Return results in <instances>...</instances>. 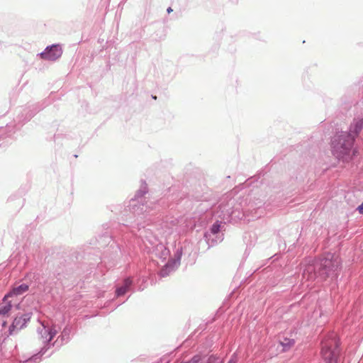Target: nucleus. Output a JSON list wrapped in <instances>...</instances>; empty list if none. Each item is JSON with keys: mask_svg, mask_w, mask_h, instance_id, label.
<instances>
[{"mask_svg": "<svg viewBox=\"0 0 363 363\" xmlns=\"http://www.w3.org/2000/svg\"><path fill=\"white\" fill-rule=\"evenodd\" d=\"M342 268V261L338 255L327 253L308 264L302 273V279L306 281H324L328 279L336 280Z\"/></svg>", "mask_w": 363, "mask_h": 363, "instance_id": "f03ea898", "label": "nucleus"}, {"mask_svg": "<svg viewBox=\"0 0 363 363\" xmlns=\"http://www.w3.org/2000/svg\"><path fill=\"white\" fill-rule=\"evenodd\" d=\"M38 111V110L37 109H35V110H28V109H24L23 110V113L22 114V116H23V115L25 114L26 116L23 119H22L23 121H30L35 115V113Z\"/></svg>", "mask_w": 363, "mask_h": 363, "instance_id": "5701e85b", "label": "nucleus"}, {"mask_svg": "<svg viewBox=\"0 0 363 363\" xmlns=\"http://www.w3.org/2000/svg\"><path fill=\"white\" fill-rule=\"evenodd\" d=\"M28 289L29 285L25 283L21 284L18 286H14L4 295V301L9 298L16 300V298L24 294L28 291Z\"/></svg>", "mask_w": 363, "mask_h": 363, "instance_id": "f8f14e48", "label": "nucleus"}, {"mask_svg": "<svg viewBox=\"0 0 363 363\" xmlns=\"http://www.w3.org/2000/svg\"><path fill=\"white\" fill-rule=\"evenodd\" d=\"M162 72L167 80H171L175 75V67L173 64L167 65L163 67Z\"/></svg>", "mask_w": 363, "mask_h": 363, "instance_id": "aec40b11", "label": "nucleus"}, {"mask_svg": "<svg viewBox=\"0 0 363 363\" xmlns=\"http://www.w3.org/2000/svg\"><path fill=\"white\" fill-rule=\"evenodd\" d=\"M41 325L42 328L38 329V333L41 338L44 339L43 347L37 353L21 361V363H39L43 357H50L53 354V351L48 352L55 345V343H52L51 341L56 335L57 330L55 328L49 327L44 323H41Z\"/></svg>", "mask_w": 363, "mask_h": 363, "instance_id": "20e7f679", "label": "nucleus"}, {"mask_svg": "<svg viewBox=\"0 0 363 363\" xmlns=\"http://www.w3.org/2000/svg\"><path fill=\"white\" fill-rule=\"evenodd\" d=\"M206 356L201 353L194 355L191 359L187 362H183L182 363H203Z\"/></svg>", "mask_w": 363, "mask_h": 363, "instance_id": "4be33fe9", "label": "nucleus"}, {"mask_svg": "<svg viewBox=\"0 0 363 363\" xmlns=\"http://www.w3.org/2000/svg\"><path fill=\"white\" fill-rule=\"evenodd\" d=\"M125 301H123V303H124ZM122 303H123V302H122V303H118L117 306H120V305H121Z\"/></svg>", "mask_w": 363, "mask_h": 363, "instance_id": "bb28decb", "label": "nucleus"}, {"mask_svg": "<svg viewBox=\"0 0 363 363\" xmlns=\"http://www.w3.org/2000/svg\"><path fill=\"white\" fill-rule=\"evenodd\" d=\"M228 363H232V361L230 360V361H229Z\"/></svg>", "mask_w": 363, "mask_h": 363, "instance_id": "cd10ccee", "label": "nucleus"}, {"mask_svg": "<svg viewBox=\"0 0 363 363\" xmlns=\"http://www.w3.org/2000/svg\"><path fill=\"white\" fill-rule=\"evenodd\" d=\"M340 354V341L336 336L321 342L320 356L325 363H338Z\"/></svg>", "mask_w": 363, "mask_h": 363, "instance_id": "39448f33", "label": "nucleus"}, {"mask_svg": "<svg viewBox=\"0 0 363 363\" xmlns=\"http://www.w3.org/2000/svg\"><path fill=\"white\" fill-rule=\"evenodd\" d=\"M13 125H6V127H0V147H5L13 139L15 133Z\"/></svg>", "mask_w": 363, "mask_h": 363, "instance_id": "9b49d317", "label": "nucleus"}, {"mask_svg": "<svg viewBox=\"0 0 363 363\" xmlns=\"http://www.w3.org/2000/svg\"><path fill=\"white\" fill-rule=\"evenodd\" d=\"M357 211L360 214H363V201H362V203L359 206H358V207L357 208Z\"/></svg>", "mask_w": 363, "mask_h": 363, "instance_id": "393cba45", "label": "nucleus"}, {"mask_svg": "<svg viewBox=\"0 0 363 363\" xmlns=\"http://www.w3.org/2000/svg\"><path fill=\"white\" fill-rule=\"evenodd\" d=\"M33 315L32 312H18L16 314L12 323L9 328V335H13L14 332L19 331L23 328L26 327L28 323L30 320Z\"/></svg>", "mask_w": 363, "mask_h": 363, "instance_id": "6e6552de", "label": "nucleus"}, {"mask_svg": "<svg viewBox=\"0 0 363 363\" xmlns=\"http://www.w3.org/2000/svg\"><path fill=\"white\" fill-rule=\"evenodd\" d=\"M172 11H173V10H172V9L170 6L167 8V12L168 13H171V12H172Z\"/></svg>", "mask_w": 363, "mask_h": 363, "instance_id": "a878e982", "label": "nucleus"}, {"mask_svg": "<svg viewBox=\"0 0 363 363\" xmlns=\"http://www.w3.org/2000/svg\"><path fill=\"white\" fill-rule=\"evenodd\" d=\"M62 55V49L60 44H52L48 45L45 49L38 54L43 60L48 61H55Z\"/></svg>", "mask_w": 363, "mask_h": 363, "instance_id": "1a4fd4ad", "label": "nucleus"}, {"mask_svg": "<svg viewBox=\"0 0 363 363\" xmlns=\"http://www.w3.org/2000/svg\"><path fill=\"white\" fill-rule=\"evenodd\" d=\"M72 269L68 266L63 264V267H57L54 273L57 281L62 282L64 279H67L68 277L72 274Z\"/></svg>", "mask_w": 363, "mask_h": 363, "instance_id": "f3484780", "label": "nucleus"}, {"mask_svg": "<svg viewBox=\"0 0 363 363\" xmlns=\"http://www.w3.org/2000/svg\"><path fill=\"white\" fill-rule=\"evenodd\" d=\"M354 138L347 131L337 133L331 140V151L333 155L339 160L346 161L351 159Z\"/></svg>", "mask_w": 363, "mask_h": 363, "instance_id": "7ed1b4c3", "label": "nucleus"}, {"mask_svg": "<svg viewBox=\"0 0 363 363\" xmlns=\"http://www.w3.org/2000/svg\"><path fill=\"white\" fill-rule=\"evenodd\" d=\"M203 363H222L220 359L214 354L210 355L206 361L203 362Z\"/></svg>", "mask_w": 363, "mask_h": 363, "instance_id": "b1692460", "label": "nucleus"}, {"mask_svg": "<svg viewBox=\"0 0 363 363\" xmlns=\"http://www.w3.org/2000/svg\"><path fill=\"white\" fill-rule=\"evenodd\" d=\"M154 252L157 257L164 261L170 255V250L163 243L159 242L154 245Z\"/></svg>", "mask_w": 363, "mask_h": 363, "instance_id": "dca6fc26", "label": "nucleus"}, {"mask_svg": "<svg viewBox=\"0 0 363 363\" xmlns=\"http://www.w3.org/2000/svg\"><path fill=\"white\" fill-rule=\"evenodd\" d=\"M148 192L147 185L145 180H141L140 189L135 192L133 198L130 200L129 209L133 216H139L149 213L147 203H145V195Z\"/></svg>", "mask_w": 363, "mask_h": 363, "instance_id": "423d86ee", "label": "nucleus"}, {"mask_svg": "<svg viewBox=\"0 0 363 363\" xmlns=\"http://www.w3.org/2000/svg\"><path fill=\"white\" fill-rule=\"evenodd\" d=\"M265 204V197L260 199L259 197H254V200H250L248 206L249 209L251 210H259L262 206Z\"/></svg>", "mask_w": 363, "mask_h": 363, "instance_id": "6ab92c4d", "label": "nucleus"}, {"mask_svg": "<svg viewBox=\"0 0 363 363\" xmlns=\"http://www.w3.org/2000/svg\"><path fill=\"white\" fill-rule=\"evenodd\" d=\"M182 255L183 247H178L174 252V257L171 258L160 270L159 275L161 277H165L174 272L180 266Z\"/></svg>", "mask_w": 363, "mask_h": 363, "instance_id": "0eeeda50", "label": "nucleus"}, {"mask_svg": "<svg viewBox=\"0 0 363 363\" xmlns=\"http://www.w3.org/2000/svg\"><path fill=\"white\" fill-rule=\"evenodd\" d=\"M362 129L363 118H354L353 121L350 125L349 131L347 132V133H351V135H352L355 140L356 138L359 135Z\"/></svg>", "mask_w": 363, "mask_h": 363, "instance_id": "2eb2a0df", "label": "nucleus"}, {"mask_svg": "<svg viewBox=\"0 0 363 363\" xmlns=\"http://www.w3.org/2000/svg\"><path fill=\"white\" fill-rule=\"evenodd\" d=\"M72 326L67 325L61 333L60 337L62 342H67L70 339V334L72 333Z\"/></svg>", "mask_w": 363, "mask_h": 363, "instance_id": "412c9836", "label": "nucleus"}, {"mask_svg": "<svg viewBox=\"0 0 363 363\" xmlns=\"http://www.w3.org/2000/svg\"><path fill=\"white\" fill-rule=\"evenodd\" d=\"M20 303L17 300L14 299H6L4 301V296L2 298V303L0 305V316L8 315L9 313L13 306H16L17 309L19 308Z\"/></svg>", "mask_w": 363, "mask_h": 363, "instance_id": "4468645a", "label": "nucleus"}, {"mask_svg": "<svg viewBox=\"0 0 363 363\" xmlns=\"http://www.w3.org/2000/svg\"><path fill=\"white\" fill-rule=\"evenodd\" d=\"M221 222L219 220H216L213 224L211 226L208 231L205 232L204 238L208 245V247H213L216 245L218 240L216 239L218 233L220 231L221 228ZM223 239L219 240L220 242Z\"/></svg>", "mask_w": 363, "mask_h": 363, "instance_id": "9d476101", "label": "nucleus"}, {"mask_svg": "<svg viewBox=\"0 0 363 363\" xmlns=\"http://www.w3.org/2000/svg\"><path fill=\"white\" fill-rule=\"evenodd\" d=\"M296 341L293 338L287 337H279V344L282 347L281 352H286L294 346Z\"/></svg>", "mask_w": 363, "mask_h": 363, "instance_id": "a211bd4d", "label": "nucleus"}, {"mask_svg": "<svg viewBox=\"0 0 363 363\" xmlns=\"http://www.w3.org/2000/svg\"><path fill=\"white\" fill-rule=\"evenodd\" d=\"M133 287V279L131 277H125L121 285H118L116 288L115 297L119 298L127 294L132 289Z\"/></svg>", "mask_w": 363, "mask_h": 363, "instance_id": "ddd939ff", "label": "nucleus"}, {"mask_svg": "<svg viewBox=\"0 0 363 363\" xmlns=\"http://www.w3.org/2000/svg\"><path fill=\"white\" fill-rule=\"evenodd\" d=\"M147 216L148 213L134 216L135 219L133 221H128L126 224H118V229L112 235L108 233L99 235L96 238L99 247H108L104 253L102 262H106V258L114 260L119 255L128 253V246L126 242H129L132 236L140 239L145 245L154 246L157 242V238L150 228Z\"/></svg>", "mask_w": 363, "mask_h": 363, "instance_id": "f257e3e1", "label": "nucleus"}]
</instances>
